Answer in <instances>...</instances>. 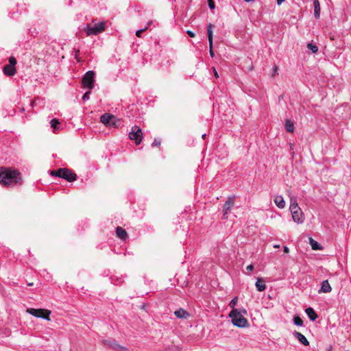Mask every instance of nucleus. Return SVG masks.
Masks as SVG:
<instances>
[{
	"label": "nucleus",
	"mask_w": 351,
	"mask_h": 351,
	"mask_svg": "<svg viewBox=\"0 0 351 351\" xmlns=\"http://www.w3.org/2000/svg\"><path fill=\"white\" fill-rule=\"evenodd\" d=\"M21 173L16 169L0 167V183L4 186L21 183Z\"/></svg>",
	"instance_id": "1"
},
{
	"label": "nucleus",
	"mask_w": 351,
	"mask_h": 351,
	"mask_svg": "<svg viewBox=\"0 0 351 351\" xmlns=\"http://www.w3.org/2000/svg\"><path fill=\"white\" fill-rule=\"evenodd\" d=\"M289 209L292 214L293 220L298 223H302L304 220V214L294 197H291Z\"/></svg>",
	"instance_id": "2"
},
{
	"label": "nucleus",
	"mask_w": 351,
	"mask_h": 351,
	"mask_svg": "<svg viewBox=\"0 0 351 351\" xmlns=\"http://www.w3.org/2000/svg\"><path fill=\"white\" fill-rule=\"evenodd\" d=\"M229 317L232 319V324L237 327L245 328L248 326L247 319L244 317L238 309L232 310Z\"/></svg>",
	"instance_id": "3"
},
{
	"label": "nucleus",
	"mask_w": 351,
	"mask_h": 351,
	"mask_svg": "<svg viewBox=\"0 0 351 351\" xmlns=\"http://www.w3.org/2000/svg\"><path fill=\"white\" fill-rule=\"evenodd\" d=\"M105 22H100L94 25H87L84 31L88 36L97 35L105 30Z\"/></svg>",
	"instance_id": "4"
},
{
	"label": "nucleus",
	"mask_w": 351,
	"mask_h": 351,
	"mask_svg": "<svg viewBox=\"0 0 351 351\" xmlns=\"http://www.w3.org/2000/svg\"><path fill=\"white\" fill-rule=\"evenodd\" d=\"M100 121L106 126L117 127L120 124V120L117 117L108 113L102 114Z\"/></svg>",
	"instance_id": "5"
},
{
	"label": "nucleus",
	"mask_w": 351,
	"mask_h": 351,
	"mask_svg": "<svg viewBox=\"0 0 351 351\" xmlns=\"http://www.w3.org/2000/svg\"><path fill=\"white\" fill-rule=\"evenodd\" d=\"M26 312L34 317H36L38 318H43L46 320H48V321L50 320L49 315L51 314V311L49 310L43 309V308L36 309V308H27Z\"/></svg>",
	"instance_id": "6"
},
{
	"label": "nucleus",
	"mask_w": 351,
	"mask_h": 351,
	"mask_svg": "<svg viewBox=\"0 0 351 351\" xmlns=\"http://www.w3.org/2000/svg\"><path fill=\"white\" fill-rule=\"evenodd\" d=\"M129 137L131 140L134 141L136 145H139L143 139L141 129L137 125L133 126L131 132L129 133Z\"/></svg>",
	"instance_id": "7"
},
{
	"label": "nucleus",
	"mask_w": 351,
	"mask_h": 351,
	"mask_svg": "<svg viewBox=\"0 0 351 351\" xmlns=\"http://www.w3.org/2000/svg\"><path fill=\"white\" fill-rule=\"evenodd\" d=\"M95 73L93 71H88L84 75L82 78V84L84 87L88 88V90H91L94 87L95 82Z\"/></svg>",
	"instance_id": "8"
},
{
	"label": "nucleus",
	"mask_w": 351,
	"mask_h": 351,
	"mask_svg": "<svg viewBox=\"0 0 351 351\" xmlns=\"http://www.w3.org/2000/svg\"><path fill=\"white\" fill-rule=\"evenodd\" d=\"M60 178L66 180L69 182H73L76 180L77 176L68 169H60Z\"/></svg>",
	"instance_id": "9"
},
{
	"label": "nucleus",
	"mask_w": 351,
	"mask_h": 351,
	"mask_svg": "<svg viewBox=\"0 0 351 351\" xmlns=\"http://www.w3.org/2000/svg\"><path fill=\"white\" fill-rule=\"evenodd\" d=\"M213 25L211 23L208 24L207 26V34H208V42H209V53L212 58L214 57V51L213 50Z\"/></svg>",
	"instance_id": "10"
},
{
	"label": "nucleus",
	"mask_w": 351,
	"mask_h": 351,
	"mask_svg": "<svg viewBox=\"0 0 351 351\" xmlns=\"http://www.w3.org/2000/svg\"><path fill=\"white\" fill-rule=\"evenodd\" d=\"M234 204V199L233 197H230L225 202L223 206V218H228V215L231 208Z\"/></svg>",
	"instance_id": "11"
},
{
	"label": "nucleus",
	"mask_w": 351,
	"mask_h": 351,
	"mask_svg": "<svg viewBox=\"0 0 351 351\" xmlns=\"http://www.w3.org/2000/svg\"><path fill=\"white\" fill-rule=\"evenodd\" d=\"M105 345L106 346L112 348V349H114L116 351H125V350H127L126 348L122 347L121 346L118 344L114 341H105Z\"/></svg>",
	"instance_id": "12"
},
{
	"label": "nucleus",
	"mask_w": 351,
	"mask_h": 351,
	"mask_svg": "<svg viewBox=\"0 0 351 351\" xmlns=\"http://www.w3.org/2000/svg\"><path fill=\"white\" fill-rule=\"evenodd\" d=\"M332 290V288L328 281V280H324L322 282L321 288L318 290V293H330Z\"/></svg>",
	"instance_id": "13"
},
{
	"label": "nucleus",
	"mask_w": 351,
	"mask_h": 351,
	"mask_svg": "<svg viewBox=\"0 0 351 351\" xmlns=\"http://www.w3.org/2000/svg\"><path fill=\"white\" fill-rule=\"evenodd\" d=\"M293 335L298 339V341L304 346H308L309 344L308 341L302 333L295 331Z\"/></svg>",
	"instance_id": "14"
},
{
	"label": "nucleus",
	"mask_w": 351,
	"mask_h": 351,
	"mask_svg": "<svg viewBox=\"0 0 351 351\" xmlns=\"http://www.w3.org/2000/svg\"><path fill=\"white\" fill-rule=\"evenodd\" d=\"M3 73L8 76H12L16 73V69L12 65H5L3 67Z\"/></svg>",
	"instance_id": "15"
},
{
	"label": "nucleus",
	"mask_w": 351,
	"mask_h": 351,
	"mask_svg": "<svg viewBox=\"0 0 351 351\" xmlns=\"http://www.w3.org/2000/svg\"><path fill=\"white\" fill-rule=\"evenodd\" d=\"M174 315L178 318H181V319H186L189 316V313L187 311H186L185 310H184L183 308H180V309L174 312Z\"/></svg>",
	"instance_id": "16"
},
{
	"label": "nucleus",
	"mask_w": 351,
	"mask_h": 351,
	"mask_svg": "<svg viewBox=\"0 0 351 351\" xmlns=\"http://www.w3.org/2000/svg\"><path fill=\"white\" fill-rule=\"evenodd\" d=\"M305 312L311 321H315L317 318V315L313 308L308 307L306 308Z\"/></svg>",
	"instance_id": "17"
},
{
	"label": "nucleus",
	"mask_w": 351,
	"mask_h": 351,
	"mask_svg": "<svg viewBox=\"0 0 351 351\" xmlns=\"http://www.w3.org/2000/svg\"><path fill=\"white\" fill-rule=\"evenodd\" d=\"M274 203L279 208H284L285 207V202L281 195H277L275 197Z\"/></svg>",
	"instance_id": "18"
},
{
	"label": "nucleus",
	"mask_w": 351,
	"mask_h": 351,
	"mask_svg": "<svg viewBox=\"0 0 351 351\" xmlns=\"http://www.w3.org/2000/svg\"><path fill=\"white\" fill-rule=\"evenodd\" d=\"M255 286L258 291H263L266 289L265 281L261 278L257 279Z\"/></svg>",
	"instance_id": "19"
},
{
	"label": "nucleus",
	"mask_w": 351,
	"mask_h": 351,
	"mask_svg": "<svg viewBox=\"0 0 351 351\" xmlns=\"http://www.w3.org/2000/svg\"><path fill=\"white\" fill-rule=\"evenodd\" d=\"M314 6V15L316 19L320 16V4L319 0H313Z\"/></svg>",
	"instance_id": "20"
},
{
	"label": "nucleus",
	"mask_w": 351,
	"mask_h": 351,
	"mask_svg": "<svg viewBox=\"0 0 351 351\" xmlns=\"http://www.w3.org/2000/svg\"><path fill=\"white\" fill-rule=\"evenodd\" d=\"M116 234L117 236L121 239H125L127 237L126 231L121 227H117L116 228Z\"/></svg>",
	"instance_id": "21"
},
{
	"label": "nucleus",
	"mask_w": 351,
	"mask_h": 351,
	"mask_svg": "<svg viewBox=\"0 0 351 351\" xmlns=\"http://www.w3.org/2000/svg\"><path fill=\"white\" fill-rule=\"evenodd\" d=\"M285 127L288 132H293L294 130L293 123L289 120L286 121Z\"/></svg>",
	"instance_id": "22"
},
{
	"label": "nucleus",
	"mask_w": 351,
	"mask_h": 351,
	"mask_svg": "<svg viewBox=\"0 0 351 351\" xmlns=\"http://www.w3.org/2000/svg\"><path fill=\"white\" fill-rule=\"evenodd\" d=\"M310 243L311 245V247L313 250H317L321 249L320 245L316 241L313 240V239H310Z\"/></svg>",
	"instance_id": "23"
},
{
	"label": "nucleus",
	"mask_w": 351,
	"mask_h": 351,
	"mask_svg": "<svg viewBox=\"0 0 351 351\" xmlns=\"http://www.w3.org/2000/svg\"><path fill=\"white\" fill-rule=\"evenodd\" d=\"M50 123H51V128H53L54 131L59 129L58 125H60V122L57 119H52Z\"/></svg>",
	"instance_id": "24"
},
{
	"label": "nucleus",
	"mask_w": 351,
	"mask_h": 351,
	"mask_svg": "<svg viewBox=\"0 0 351 351\" xmlns=\"http://www.w3.org/2000/svg\"><path fill=\"white\" fill-rule=\"evenodd\" d=\"M307 48L311 50L313 53H315L318 51V47L313 43H308Z\"/></svg>",
	"instance_id": "25"
},
{
	"label": "nucleus",
	"mask_w": 351,
	"mask_h": 351,
	"mask_svg": "<svg viewBox=\"0 0 351 351\" xmlns=\"http://www.w3.org/2000/svg\"><path fill=\"white\" fill-rule=\"evenodd\" d=\"M293 322L296 326H301L303 325V321L299 316H295Z\"/></svg>",
	"instance_id": "26"
},
{
	"label": "nucleus",
	"mask_w": 351,
	"mask_h": 351,
	"mask_svg": "<svg viewBox=\"0 0 351 351\" xmlns=\"http://www.w3.org/2000/svg\"><path fill=\"white\" fill-rule=\"evenodd\" d=\"M238 298L237 297L234 298L230 302L229 306L233 309H235L234 307L237 304Z\"/></svg>",
	"instance_id": "27"
},
{
	"label": "nucleus",
	"mask_w": 351,
	"mask_h": 351,
	"mask_svg": "<svg viewBox=\"0 0 351 351\" xmlns=\"http://www.w3.org/2000/svg\"><path fill=\"white\" fill-rule=\"evenodd\" d=\"M16 64V58L14 57H13V56L10 57V58H9V64L8 65H12L13 67H14Z\"/></svg>",
	"instance_id": "28"
},
{
	"label": "nucleus",
	"mask_w": 351,
	"mask_h": 351,
	"mask_svg": "<svg viewBox=\"0 0 351 351\" xmlns=\"http://www.w3.org/2000/svg\"><path fill=\"white\" fill-rule=\"evenodd\" d=\"M90 90L85 93L82 97L83 101L88 100L90 98Z\"/></svg>",
	"instance_id": "29"
},
{
	"label": "nucleus",
	"mask_w": 351,
	"mask_h": 351,
	"mask_svg": "<svg viewBox=\"0 0 351 351\" xmlns=\"http://www.w3.org/2000/svg\"><path fill=\"white\" fill-rule=\"evenodd\" d=\"M60 174H61L60 169H59L58 170H56V171H52L51 172V176H57V177H59V178H60Z\"/></svg>",
	"instance_id": "30"
},
{
	"label": "nucleus",
	"mask_w": 351,
	"mask_h": 351,
	"mask_svg": "<svg viewBox=\"0 0 351 351\" xmlns=\"http://www.w3.org/2000/svg\"><path fill=\"white\" fill-rule=\"evenodd\" d=\"M208 6L211 10H213L215 8V3L213 0H208Z\"/></svg>",
	"instance_id": "31"
},
{
	"label": "nucleus",
	"mask_w": 351,
	"mask_h": 351,
	"mask_svg": "<svg viewBox=\"0 0 351 351\" xmlns=\"http://www.w3.org/2000/svg\"><path fill=\"white\" fill-rule=\"evenodd\" d=\"M160 145V141L158 139L155 138L154 142L152 143V145L153 147L154 146H159Z\"/></svg>",
	"instance_id": "32"
},
{
	"label": "nucleus",
	"mask_w": 351,
	"mask_h": 351,
	"mask_svg": "<svg viewBox=\"0 0 351 351\" xmlns=\"http://www.w3.org/2000/svg\"><path fill=\"white\" fill-rule=\"evenodd\" d=\"M146 29H147V27H145L143 29H141L137 30L136 32V36L141 37V35L142 32H144Z\"/></svg>",
	"instance_id": "33"
},
{
	"label": "nucleus",
	"mask_w": 351,
	"mask_h": 351,
	"mask_svg": "<svg viewBox=\"0 0 351 351\" xmlns=\"http://www.w3.org/2000/svg\"><path fill=\"white\" fill-rule=\"evenodd\" d=\"M186 34L190 36V37H195V33L193 32L191 30H188L186 31Z\"/></svg>",
	"instance_id": "34"
},
{
	"label": "nucleus",
	"mask_w": 351,
	"mask_h": 351,
	"mask_svg": "<svg viewBox=\"0 0 351 351\" xmlns=\"http://www.w3.org/2000/svg\"><path fill=\"white\" fill-rule=\"evenodd\" d=\"M246 269L249 271H252L254 269V266L252 264H250L246 267Z\"/></svg>",
	"instance_id": "35"
},
{
	"label": "nucleus",
	"mask_w": 351,
	"mask_h": 351,
	"mask_svg": "<svg viewBox=\"0 0 351 351\" xmlns=\"http://www.w3.org/2000/svg\"><path fill=\"white\" fill-rule=\"evenodd\" d=\"M283 251L285 253H288L289 252V249L288 247L287 246H285L284 248H283Z\"/></svg>",
	"instance_id": "36"
},
{
	"label": "nucleus",
	"mask_w": 351,
	"mask_h": 351,
	"mask_svg": "<svg viewBox=\"0 0 351 351\" xmlns=\"http://www.w3.org/2000/svg\"><path fill=\"white\" fill-rule=\"evenodd\" d=\"M213 71H214V75H215V77L218 78L219 75H218L217 71H216V69L215 68H213Z\"/></svg>",
	"instance_id": "37"
},
{
	"label": "nucleus",
	"mask_w": 351,
	"mask_h": 351,
	"mask_svg": "<svg viewBox=\"0 0 351 351\" xmlns=\"http://www.w3.org/2000/svg\"><path fill=\"white\" fill-rule=\"evenodd\" d=\"M285 1V0H277V3L278 5H281L283 2Z\"/></svg>",
	"instance_id": "38"
},
{
	"label": "nucleus",
	"mask_w": 351,
	"mask_h": 351,
	"mask_svg": "<svg viewBox=\"0 0 351 351\" xmlns=\"http://www.w3.org/2000/svg\"><path fill=\"white\" fill-rule=\"evenodd\" d=\"M241 311V313H242L244 315H246L247 314V311L244 308H243Z\"/></svg>",
	"instance_id": "39"
},
{
	"label": "nucleus",
	"mask_w": 351,
	"mask_h": 351,
	"mask_svg": "<svg viewBox=\"0 0 351 351\" xmlns=\"http://www.w3.org/2000/svg\"><path fill=\"white\" fill-rule=\"evenodd\" d=\"M274 248H279V247H280V245H279L276 244V245H274Z\"/></svg>",
	"instance_id": "40"
},
{
	"label": "nucleus",
	"mask_w": 351,
	"mask_h": 351,
	"mask_svg": "<svg viewBox=\"0 0 351 351\" xmlns=\"http://www.w3.org/2000/svg\"><path fill=\"white\" fill-rule=\"evenodd\" d=\"M244 1L246 2H252V1H254V0H244Z\"/></svg>",
	"instance_id": "41"
},
{
	"label": "nucleus",
	"mask_w": 351,
	"mask_h": 351,
	"mask_svg": "<svg viewBox=\"0 0 351 351\" xmlns=\"http://www.w3.org/2000/svg\"><path fill=\"white\" fill-rule=\"evenodd\" d=\"M277 69H278V68H277V66H276L274 67V71H277Z\"/></svg>",
	"instance_id": "42"
},
{
	"label": "nucleus",
	"mask_w": 351,
	"mask_h": 351,
	"mask_svg": "<svg viewBox=\"0 0 351 351\" xmlns=\"http://www.w3.org/2000/svg\"><path fill=\"white\" fill-rule=\"evenodd\" d=\"M205 136H206V134H204L202 135V138H205Z\"/></svg>",
	"instance_id": "43"
},
{
	"label": "nucleus",
	"mask_w": 351,
	"mask_h": 351,
	"mask_svg": "<svg viewBox=\"0 0 351 351\" xmlns=\"http://www.w3.org/2000/svg\"><path fill=\"white\" fill-rule=\"evenodd\" d=\"M29 286H32L33 285V283H29L28 284Z\"/></svg>",
	"instance_id": "44"
}]
</instances>
